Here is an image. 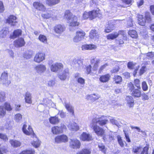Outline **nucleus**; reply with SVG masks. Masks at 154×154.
Returning <instances> with one entry per match:
<instances>
[{
    "label": "nucleus",
    "instance_id": "nucleus-33",
    "mask_svg": "<svg viewBox=\"0 0 154 154\" xmlns=\"http://www.w3.org/2000/svg\"><path fill=\"white\" fill-rule=\"evenodd\" d=\"M35 150L32 149H26L22 151L19 154H35Z\"/></svg>",
    "mask_w": 154,
    "mask_h": 154
},
{
    "label": "nucleus",
    "instance_id": "nucleus-32",
    "mask_svg": "<svg viewBox=\"0 0 154 154\" xmlns=\"http://www.w3.org/2000/svg\"><path fill=\"white\" fill-rule=\"evenodd\" d=\"M51 130V132L54 134H57L62 133L60 127L58 126H54L52 127Z\"/></svg>",
    "mask_w": 154,
    "mask_h": 154
},
{
    "label": "nucleus",
    "instance_id": "nucleus-2",
    "mask_svg": "<svg viewBox=\"0 0 154 154\" xmlns=\"http://www.w3.org/2000/svg\"><path fill=\"white\" fill-rule=\"evenodd\" d=\"M137 18L138 23L142 26H145L146 22L150 23L152 21V16L150 13L147 11L144 13V17L142 15L138 14Z\"/></svg>",
    "mask_w": 154,
    "mask_h": 154
},
{
    "label": "nucleus",
    "instance_id": "nucleus-52",
    "mask_svg": "<svg viewBox=\"0 0 154 154\" xmlns=\"http://www.w3.org/2000/svg\"><path fill=\"white\" fill-rule=\"evenodd\" d=\"M8 79V73L7 72H4L2 73L0 79L1 80L6 81Z\"/></svg>",
    "mask_w": 154,
    "mask_h": 154
},
{
    "label": "nucleus",
    "instance_id": "nucleus-23",
    "mask_svg": "<svg viewBox=\"0 0 154 154\" xmlns=\"http://www.w3.org/2000/svg\"><path fill=\"white\" fill-rule=\"evenodd\" d=\"M69 75V69L68 68L65 69L61 74L59 75V78L61 80H65L68 77Z\"/></svg>",
    "mask_w": 154,
    "mask_h": 154
},
{
    "label": "nucleus",
    "instance_id": "nucleus-8",
    "mask_svg": "<svg viewBox=\"0 0 154 154\" xmlns=\"http://www.w3.org/2000/svg\"><path fill=\"white\" fill-rule=\"evenodd\" d=\"M33 6L35 9L38 11H44L46 9L45 5L39 1L33 2Z\"/></svg>",
    "mask_w": 154,
    "mask_h": 154
},
{
    "label": "nucleus",
    "instance_id": "nucleus-46",
    "mask_svg": "<svg viewBox=\"0 0 154 154\" xmlns=\"http://www.w3.org/2000/svg\"><path fill=\"white\" fill-rule=\"evenodd\" d=\"M133 84L134 86L137 87V88L141 89L140 82V80L137 79H136L134 80Z\"/></svg>",
    "mask_w": 154,
    "mask_h": 154
},
{
    "label": "nucleus",
    "instance_id": "nucleus-39",
    "mask_svg": "<svg viewBox=\"0 0 154 154\" xmlns=\"http://www.w3.org/2000/svg\"><path fill=\"white\" fill-rule=\"evenodd\" d=\"M35 69L37 71H41L43 72L46 70L45 66L42 64H40L36 66L35 67Z\"/></svg>",
    "mask_w": 154,
    "mask_h": 154
},
{
    "label": "nucleus",
    "instance_id": "nucleus-27",
    "mask_svg": "<svg viewBox=\"0 0 154 154\" xmlns=\"http://www.w3.org/2000/svg\"><path fill=\"white\" fill-rule=\"evenodd\" d=\"M97 47L95 45L92 44H85L82 46V50H92L95 49Z\"/></svg>",
    "mask_w": 154,
    "mask_h": 154
},
{
    "label": "nucleus",
    "instance_id": "nucleus-64",
    "mask_svg": "<svg viewBox=\"0 0 154 154\" xmlns=\"http://www.w3.org/2000/svg\"><path fill=\"white\" fill-rule=\"evenodd\" d=\"M22 119V115L18 113L15 115V120L17 122L21 120Z\"/></svg>",
    "mask_w": 154,
    "mask_h": 154
},
{
    "label": "nucleus",
    "instance_id": "nucleus-10",
    "mask_svg": "<svg viewBox=\"0 0 154 154\" xmlns=\"http://www.w3.org/2000/svg\"><path fill=\"white\" fill-rule=\"evenodd\" d=\"M45 54L44 53L39 52L36 54L34 60L35 62L39 63L45 59Z\"/></svg>",
    "mask_w": 154,
    "mask_h": 154
},
{
    "label": "nucleus",
    "instance_id": "nucleus-61",
    "mask_svg": "<svg viewBox=\"0 0 154 154\" xmlns=\"http://www.w3.org/2000/svg\"><path fill=\"white\" fill-rule=\"evenodd\" d=\"M56 63L52 64L50 67L51 70L53 72H56L58 71Z\"/></svg>",
    "mask_w": 154,
    "mask_h": 154
},
{
    "label": "nucleus",
    "instance_id": "nucleus-17",
    "mask_svg": "<svg viewBox=\"0 0 154 154\" xmlns=\"http://www.w3.org/2000/svg\"><path fill=\"white\" fill-rule=\"evenodd\" d=\"M91 39L97 40L100 37L98 31L95 29H92L90 31L89 35Z\"/></svg>",
    "mask_w": 154,
    "mask_h": 154
},
{
    "label": "nucleus",
    "instance_id": "nucleus-44",
    "mask_svg": "<svg viewBox=\"0 0 154 154\" xmlns=\"http://www.w3.org/2000/svg\"><path fill=\"white\" fill-rule=\"evenodd\" d=\"M108 66V63H106L101 65L98 70V72L99 74L101 73L106 67Z\"/></svg>",
    "mask_w": 154,
    "mask_h": 154
},
{
    "label": "nucleus",
    "instance_id": "nucleus-6",
    "mask_svg": "<svg viewBox=\"0 0 154 154\" xmlns=\"http://www.w3.org/2000/svg\"><path fill=\"white\" fill-rule=\"evenodd\" d=\"M86 33L83 30L78 31L76 32L75 35L73 38V41L75 42L79 41L84 39Z\"/></svg>",
    "mask_w": 154,
    "mask_h": 154
},
{
    "label": "nucleus",
    "instance_id": "nucleus-21",
    "mask_svg": "<svg viewBox=\"0 0 154 154\" xmlns=\"http://www.w3.org/2000/svg\"><path fill=\"white\" fill-rule=\"evenodd\" d=\"M111 75L109 73H107L101 75L99 78L100 81L102 83H105L109 81Z\"/></svg>",
    "mask_w": 154,
    "mask_h": 154
},
{
    "label": "nucleus",
    "instance_id": "nucleus-38",
    "mask_svg": "<svg viewBox=\"0 0 154 154\" xmlns=\"http://www.w3.org/2000/svg\"><path fill=\"white\" fill-rule=\"evenodd\" d=\"M36 139L35 141L33 140L32 141L31 144L33 146V147L35 148L38 147L40 146L41 143V141L39 140L37 136L36 137H35Z\"/></svg>",
    "mask_w": 154,
    "mask_h": 154
},
{
    "label": "nucleus",
    "instance_id": "nucleus-28",
    "mask_svg": "<svg viewBox=\"0 0 154 154\" xmlns=\"http://www.w3.org/2000/svg\"><path fill=\"white\" fill-rule=\"evenodd\" d=\"M113 82L116 84H121L122 81V77L119 75H115L112 78Z\"/></svg>",
    "mask_w": 154,
    "mask_h": 154
},
{
    "label": "nucleus",
    "instance_id": "nucleus-29",
    "mask_svg": "<svg viewBox=\"0 0 154 154\" xmlns=\"http://www.w3.org/2000/svg\"><path fill=\"white\" fill-rule=\"evenodd\" d=\"M49 120L50 123L52 125L57 124L60 121L59 119L56 116L50 117Z\"/></svg>",
    "mask_w": 154,
    "mask_h": 154
},
{
    "label": "nucleus",
    "instance_id": "nucleus-51",
    "mask_svg": "<svg viewBox=\"0 0 154 154\" xmlns=\"http://www.w3.org/2000/svg\"><path fill=\"white\" fill-rule=\"evenodd\" d=\"M142 88L143 91H146L148 90V87L145 81H143L141 83Z\"/></svg>",
    "mask_w": 154,
    "mask_h": 154
},
{
    "label": "nucleus",
    "instance_id": "nucleus-14",
    "mask_svg": "<svg viewBox=\"0 0 154 154\" xmlns=\"http://www.w3.org/2000/svg\"><path fill=\"white\" fill-rule=\"evenodd\" d=\"M53 30L55 33L61 34L65 31V27L63 25L58 24L54 27Z\"/></svg>",
    "mask_w": 154,
    "mask_h": 154
},
{
    "label": "nucleus",
    "instance_id": "nucleus-18",
    "mask_svg": "<svg viewBox=\"0 0 154 154\" xmlns=\"http://www.w3.org/2000/svg\"><path fill=\"white\" fill-rule=\"evenodd\" d=\"M71 21L69 22V26L72 27H75L79 26L80 23L78 21L77 17L76 16H74L70 20Z\"/></svg>",
    "mask_w": 154,
    "mask_h": 154
},
{
    "label": "nucleus",
    "instance_id": "nucleus-11",
    "mask_svg": "<svg viewBox=\"0 0 154 154\" xmlns=\"http://www.w3.org/2000/svg\"><path fill=\"white\" fill-rule=\"evenodd\" d=\"M125 35V32L123 30H119L118 33L116 32L114 33L108 34L106 36V37L108 40H113L117 38L119 35L124 36Z\"/></svg>",
    "mask_w": 154,
    "mask_h": 154
},
{
    "label": "nucleus",
    "instance_id": "nucleus-19",
    "mask_svg": "<svg viewBox=\"0 0 154 154\" xmlns=\"http://www.w3.org/2000/svg\"><path fill=\"white\" fill-rule=\"evenodd\" d=\"M126 100L127 104L130 108H132L134 105V100L133 97L130 95H128L126 97Z\"/></svg>",
    "mask_w": 154,
    "mask_h": 154
},
{
    "label": "nucleus",
    "instance_id": "nucleus-42",
    "mask_svg": "<svg viewBox=\"0 0 154 154\" xmlns=\"http://www.w3.org/2000/svg\"><path fill=\"white\" fill-rule=\"evenodd\" d=\"M149 145L146 144L144 146L140 154H149Z\"/></svg>",
    "mask_w": 154,
    "mask_h": 154
},
{
    "label": "nucleus",
    "instance_id": "nucleus-63",
    "mask_svg": "<svg viewBox=\"0 0 154 154\" xmlns=\"http://www.w3.org/2000/svg\"><path fill=\"white\" fill-rule=\"evenodd\" d=\"M146 56L148 58H154V52H148L146 54Z\"/></svg>",
    "mask_w": 154,
    "mask_h": 154
},
{
    "label": "nucleus",
    "instance_id": "nucleus-15",
    "mask_svg": "<svg viewBox=\"0 0 154 154\" xmlns=\"http://www.w3.org/2000/svg\"><path fill=\"white\" fill-rule=\"evenodd\" d=\"M90 62L93 65V70L94 71H97L98 70L100 62V59H96L95 58L91 59Z\"/></svg>",
    "mask_w": 154,
    "mask_h": 154
},
{
    "label": "nucleus",
    "instance_id": "nucleus-55",
    "mask_svg": "<svg viewBox=\"0 0 154 154\" xmlns=\"http://www.w3.org/2000/svg\"><path fill=\"white\" fill-rule=\"evenodd\" d=\"M117 140L119 144L121 147H123L124 146V142L122 139L121 137L118 135L117 136Z\"/></svg>",
    "mask_w": 154,
    "mask_h": 154
},
{
    "label": "nucleus",
    "instance_id": "nucleus-50",
    "mask_svg": "<svg viewBox=\"0 0 154 154\" xmlns=\"http://www.w3.org/2000/svg\"><path fill=\"white\" fill-rule=\"evenodd\" d=\"M120 68L119 66H116L113 67L110 71V72L112 74L117 73L119 71Z\"/></svg>",
    "mask_w": 154,
    "mask_h": 154
},
{
    "label": "nucleus",
    "instance_id": "nucleus-60",
    "mask_svg": "<svg viewBox=\"0 0 154 154\" xmlns=\"http://www.w3.org/2000/svg\"><path fill=\"white\" fill-rule=\"evenodd\" d=\"M142 99L143 100H148L149 99L148 96L147 94V93L143 92L142 93Z\"/></svg>",
    "mask_w": 154,
    "mask_h": 154
},
{
    "label": "nucleus",
    "instance_id": "nucleus-53",
    "mask_svg": "<svg viewBox=\"0 0 154 154\" xmlns=\"http://www.w3.org/2000/svg\"><path fill=\"white\" fill-rule=\"evenodd\" d=\"M82 18L83 20H86L88 18L90 20V15L89 12H84L83 14Z\"/></svg>",
    "mask_w": 154,
    "mask_h": 154
},
{
    "label": "nucleus",
    "instance_id": "nucleus-3",
    "mask_svg": "<svg viewBox=\"0 0 154 154\" xmlns=\"http://www.w3.org/2000/svg\"><path fill=\"white\" fill-rule=\"evenodd\" d=\"M127 87L129 91L131 92V94L133 98H139L141 97L142 91L141 89L135 88L133 83L130 82L128 84Z\"/></svg>",
    "mask_w": 154,
    "mask_h": 154
},
{
    "label": "nucleus",
    "instance_id": "nucleus-30",
    "mask_svg": "<svg viewBox=\"0 0 154 154\" xmlns=\"http://www.w3.org/2000/svg\"><path fill=\"white\" fill-rule=\"evenodd\" d=\"M60 0H46V4L49 6L51 7L59 3Z\"/></svg>",
    "mask_w": 154,
    "mask_h": 154
},
{
    "label": "nucleus",
    "instance_id": "nucleus-7",
    "mask_svg": "<svg viewBox=\"0 0 154 154\" xmlns=\"http://www.w3.org/2000/svg\"><path fill=\"white\" fill-rule=\"evenodd\" d=\"M68 140L67 136L64 134L57 135L54 138L55 142L57 143H66L68 142Z\"/></svg>",
    "mask_w": 154,
    "mask_h": 154
},
{
    "label": "nucleus",
    "instance_id": "nucleus-35",
    "mask_svg": "<svg viewBox=\"0 0 154 154\" xmlns=\"http://www.w3.org/2000/svg\"><path fill=\"white\" fill-rule=\"evenodd\" d=\"M68 127L69 130L72 131H77L79 129V126L75 125V124H69Z\"/></svg>",
    "mask_w": 154,
    "mask_h": 154
},
{
    "label": "nucleus",
    "instance_id": "nucleus-4",
    "mask_svg": "<svg viewBox=\"0 0 154 154\" xmlns=\"http://www.w3.org/2000/svg\"><path fill=\"white\" fill-rule=\"evenodd\" d=\"M27 125L24 124L22 128V130L23 133L27 135L31 136V137L34 138L36 137V135L34 133L32 127L29 125L28 126V129H26Z\"/></svg>",
    "mask_w": 154,
    "mask_h": 154
},
{
    "label": "nucleus",
    "instance_id": "nucleus-36",
    "mask_svg": "<svg viewBox=\"0 0 154 154\" xmlns=\"http://www.w3.org/2000/svg\"><path fill=\"white\" fill-rule=\"evenodd\" d=\"M10 143L11 146L14 147H17L20 146L21 143L19 141L13 140H10Z\"/></svg>",
    "mask_w": 154,
    "mask_h": 154
},
{
    "label": "nucleus",
    "instance_id": "nucleus-56",
    "mask_svg": "<svg viewBox=\"0 0 154 154\" xmlns=\"http://www.w3.org/2000/svg\"><path fill=\"white\" fill-rule=\"evenodd\" d=\"M5 93L3 91L0 92V102H2L5 100Z\"/></svg>",
    "mask_w": 154,
    "mask_h": 154
},
{
    "label": "nucleus",
    "instance_id": "nucleus-24",
    "mask_svg": "<svg viewBox=\"0 0 154 154\" xmlns=\"http://www.w3.org/2000/svg\"><path fill=\"white\" fill-rule=\"evenodd\" d=\"M22 30L20 29H17L14 30L12 35H11L10 38L11 39H14L21 35Z\"/></svg>",
    "mask_w": 154,
    "mask_h": 154
},
{
    "label": "nucleus",
    "instance_id": "nucleus-58",
    "mask_svg": "<svg viewBox=\"0 0 154 154\" xmlns=\"http://www.w3.org/2000/svg\"><path fill=\"white\" fill-rule=\"evenodd\" d=\"M41 16L44 19H48L51 17V14L47 13L45 14H42L41 15Z\"/></svg>",
    "mask_w": 154,
    "mask_h": 154
},
{
    "label": "nucleus",
    "instance_id": "nucleus-48",
    "mask_svg": "<svg viewBox=\"0 0 154 154\" xmlns=\"http://www.w3.org/2000/svg\"><path fill=\"white\" fill-rule=\"evenodd\" d=\"M6 114V111L3 106H0V118L4 117Z\"/></svg>",
    "mask_w": 154,
    "mask_h": 154
},
{
    "label": "nucleus",
    "instance_id": "nucleus-54",
    "mask_svg": "<svg viewBox=\"0 0 154 154\" xmlns=\"http://www.w3.org/2000/svg\"><path fill=\"white\" fill-rule=\"evenodd\" d=\"M77 82L79 84L81 85L84 86L85 83V79L81 77H79L77 79Z\"/></svg>",
    "mask_w": 154,
    "mask_h": 154
},
{
    "label": "nucleus",
    "instance_id": "nucleus-47",
    "mask_svg": "<svg viewBox=\"0 0 154 154\" xmlns=\"http://www.w3.org/2000/svg\"><path fill=\"white\" fill-rule=\"evenodd\" d=\"M38 39L42 42L44 43H46L47 42V37L45 35H40L38 37Z\"/></svg>",
    "mask_w": 154,
    "mask_h": 154
},
{
    "label": "nucleus",
    "instance_id": "nucleus-12",
    "mask_svg": "<svg viewBox=\"0 0 154 154\" xmlns=\"http://www.w3.org/2000/svg\"><path fill=\"white\" fill-rule=\"evenodd\" d=\"M17 17L14 15H10L6 20V23H8L11 26H14L17 23L16 21Z\"/></svg>",
    "mask_w": 154,
    "mask_h": 154
},
{
    "label": "nucleus",
    "instance_id": "nucleus-5",
    "mask_svg": "<svg viewBox=\"0 0 154 154\" xmlns=\"http://www.w3.org/2000/svg\"><path fill=\"white\" fill-rule=\"evenodd\" d=\"M69 147L72 149H79L81 144L80 141L77 139H71L69 142Z\"/></svg>",
    "mask_w": 154,
    "mask_h": 154
},
{
    "label": "nucleus",
    "instance_id": "nucleus-13",
    "mask_svg": "<svg viewBox=\"0 0 154 154\" xmlns=\"http://www.w3.org/2000/svg\"><path fill=\"white\" fill-rule=\"evenodd\" d=\"M79 139L82 141H89L92 140V137L90 134L83 132L80 135Z\"/></svg>",
    "mask_w": 154,
    "mask_h": 154
},
{
    "label": "nucleus",
    "instance_id": "nucleus-26",
    "mask_svg": "<svg viewBox=\"0 0 154 154\" xmlns=\"http://www.w3.org/2000/svg\"><path fill=\"white\" fill-rule=\"evenodd\" d=\"M100 97L98 95L93 94L87 95L86 97V99L88 100H90L93 102L98 100Z\"/></svg>",
    "mask_w": 154,
    "mask_h": 154
},
{
    "label": "nucleus",
    "instance_id": "nucleus-49",
    "mask_svg": "<svg viewBox=\"0 0 154 154\" xmlns=\"http://www.w3.org/2000/svg\"><path fill=\"white\" fill-rule=\"evenodd\" d=\"M142 149V147L141 146H136L133 148L132 151L133 153L136 154L138 153L141 151Z\"/></svg>",
    "mask_w": 154,
    "mask_h": 154
},
{
    "label": "nucleus",
    "instance_id": "nucleus-25",
    "mask_svg": "<svg viewBox=\"0 0 154 154\" xmlns=\"http://www.w3.org/2000/svg\"><path fill=\"white\" fill-rule=\"evenodd\" d=\"M74 16L69 10H67L65 11L64 17L67 20L69 21Z\"/></svg>",
    "mask_w": 154,
    "mask_h": 154
},
{
    "label": "nucleus",
    "instance_id": "nucleus-41",
    "mask_svg": "<svg viewBox=\"0 0 154 154\" xmlns=\"http://www.w3.org/2000/svg\"><path fill=\"white\" fill-rule=\"evenodd\" d=\"M85 69V72L87 75L91 74L92 73V66L90 64L86 66Z\"/></svg>",
    "mask_w": 154,
    "mask_h": 154
},
{
    "label": "nucleus",
    "instance_id": "nucleus-43",
    "mask_svg": "<svg viewBox=\"0 0 154 154\" xmlns=\"http://www.w3.org/2000/svg\"><path fill=\"white\" fill-rule=\"evenodd\" d=\"M4 108L6 110L11 111L12 110V108L10 103L5 102L4 104Z\"/></svg>",
    "mask_w": 154,
    "mask_h": 154
},
{
    "label": "nucleus",
    "instance_id": "nucleus-62",
    "mask_svg": "<svg viewBox=\"0 0 154 154\" xmlns=\"http://www.w3.org/2000/svg\"><path fill=\"white\" fill-rule=\"evenodd\" d=\"M0 138L2 139L5 141H7L8 140L7 136L2 133H0Z\"/></svg>",
    "mask_w": 154,
    "mask_h": 154
},
{
    "label": "nucleus",
    "instance_id": "nucleus-57",
    "mask_svg": "<svg viewBox=\"0 0 154 154\" xmlns=\"http://www.w3.org/2000/svg\"><path fill=\"white\" fill-rule=\"evenodd\" d=\"M32 53L31 51H29L28 52H26L23 55V57L26 59H29L32 57Z\"/></svg>",
    "mask_w": 154,
    "mask_h": 154
},
{
    "label": "nucleus",
    "instance_id": "nucleus-22",
    "mask_svg": "<svg viewBox=\"0 0 154 154\" xmlns=\"http://www.w3.org/2000/svg\"><path fill=\"white\" fill-rule=\"evenodd\" d=\"M31 94L28 92H26L24 95V100L26 103L31 104L32 102Z\"/></svg>",
    "mask_w": 154,
    "mask_h": 154
},
{
    "label": "nucleus",
    "instance_id": "nucleus-9",
    "mask_svg": "<svg viewBox=\"0 0 154 154\" xmlns=\"http://www.w3.org/2000/svg\"><path fill=\"white\" fill-rule=\"evenodd\" d=\"M114 20H110L108 21L105 26L104 32L106 33H109L112 32L114 29L115 24Z\"/></svg>",
    "mask_w": 154,
    "mask_h": 154
},
{
    "label": "nucleus",
    "instance_id": "nucleus-45",
    "mask_svg": "<svg viewBox=\"0 0 154 154\" xmlns=\"http://www.w3.org/2000/svg\"><path fill=\"white\" fill-rule=\"evenodd\" d=\"M8 27H4L2 29L1 35L2 38L5 37L8 33Z\"/></svg>",
    "mask_w": 154,
    "mask_h": 154
},
{
    "label": "nucleus",
    "instance_id": "nucleus-37",
    "mask_svg": "<svg viewBox=\"0 0 154 154\" xmlns=\"http://www.w3.org/2000/svg\"><path fill=\"white\" fill-rule=\"evenodd\" d=\"M91 151L88 148H84L82 149L76 153V154H91Z\"/></svg>",
    "mask_w": 154,
    "mask_h": 154
},
{
    "label": "nucleus",
    "instance_id": "nucleus-20",
    "mask_svg": "<svg viewBox=\"0 0 154 154\" xmlns=\"http://www.w3.org/2000/svg\"><path fill=\"white\" fill-rule=\"evenodd\" d=\"M99 10H92L89 11L90 20H92L98 17L100 14Z\"/></svg>",
    "mask_w": 154,
    "mask_h": 154
},
{
    "label": "nucleus",
    "instance_id": "nucleus-16",
    "mask_svg": "<svg viewBox=\"0 0 154 154\" xmlns=\"http://www.w3.org/2000/svg\"><path fill=\"white\" fill-rule=\"evenodd\" d=\"M25 42L23 38H20L14 42V45L17 48H20L25 45Z\"/></svg>",
    "mask_w": 154,
    "mask_h": 154
},
{
    "label": "nucleus",
    "instance_id": "nucleus-59",
    "mask_svg": "<svg viewBox=\"0 0 154 154\" xmlns=\"http://www.w3.org/2000/svg\"><path fill=\"white\" fill-rule=\"evenodd\" d=\"M136 63H134L132 62H129L127 63V66L130 69H133L134 68Z\"/></svg>",
    "mask_w": 154,
    "mask_h": 154
},
{
    "label": "nucleus",
    "instance_id": "nucleus-1",
    "mask_svg": "<svg viewBox=\"0 0 154 154\" xmlns=\"http://www.w3.org/2000/svg\"><path fill=\"white\" fill-rule=\"evenodd\" d=\"M108 122V120L105 118L104 116H102L98 118H94L92 119L90 125V127L98 136H103L105 135V131L102 128L97 125L98 123L100 126L106 125Z\"/></svg>",
    "mask_w": 154,
    "mask_h": 154
},
{
    "label": "nucleus",
    "instance_id": "nucleus-34",
    "mask_svg": "<svg viewBox=\"0 0 154 154\" xmlns=\"http://www.w3.org/2000/svg\"><path fill=\"white\" fill-rule=\"evenodd\" d=\"M65 106L67 111L70 113L72 116H74V109L72 106L67 103L66 104Z\"/></svg>",
    "mask_w": 154,
    "mask_h": 154
},
{
    "label": "nucleus",
    "instance_id": "nucleus-40",
    "mask_svg": "<svg viewBox=\"0 0 154 154\" xmlns=\"http://www.w3.org/2000/svg\"><path fill=\"white\" fill-rule=\"evenodd\" d=\"M98 147L100 151H101L104 154H106L107 149L103 143H101L99 144Z\"/></svg>",
    "mask_w": 154,
    "mask_h": 154
},
{
    "label": "nucleus",
    "instance_id": "nucleus-31",
    "mask_svg": "<svg viewBox=\"0 0 154 154\" xmlns=\"http://www.w3.org/2000/svg\"><path fill=\"white\" fill-rule=\"evenodd\" d=\"M128 34L131 37L133 38L137 39L138 37L137 33L135 30H129L128 32Z\"/></svg>",
    "mask_w": 154,
    "mask_h": 154
}]
</instances>
